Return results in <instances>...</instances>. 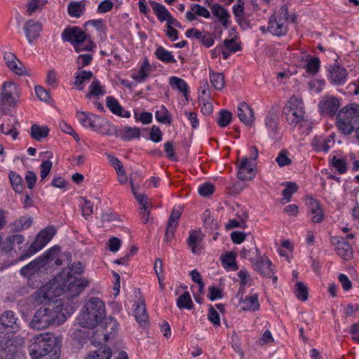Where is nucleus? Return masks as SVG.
I'll use <instances>...</instances> for the list:
<instances>
[{
    "mask_svg": "<svg viewBox=\"0 0 359 359\" xmlns=\"http://www.w3.org/2000/svg\"><path fill=\"white\" fill-rule=\"evenodd\" d=\"M63 305L60 301L49 304L48 306L39 309L34 313L30 327L34 330H43L53 325L64 323L66 317L62 312Z\"/></svg>",
    "mask_w": 359,
    "mask_h": 359,
    "instance_id": "f257e3e1",
    "label": "nucleus"
},
{
    "mask_svg": "<svg viewBox=\"0 0 359 359\" xmlns=\"http://www.w3.org/2000/svg\"><path fill=\"white\" fill-rule=\"evenodd\" d=\"M106 316L104 302L97 297L88 298L77 318L79 325L84 328L95 327Z\"/></svg>",
    "mask_w": 359,
    "mask_h": 359,
    "instance_id": "f03ea898",
    "label": "nucleus"
},
{
    "mask_svg": "<svg viewBox=\"0 0 359 359\" xmlns=\"http://www.w3.org/2000/svg\"><path fill=\"white\" fill-rule=\"evenodd\" d=\"M69 269H63L53 279V288H55V294L60 296L65 293L68 297L78 296L83 290L89 285V280L85 278L77 279L70 275Z\"/></svg>",
    "mask_w": 359,
    "mask_h": 359,
    "instance_id": "7ed1b4c3",
    "label": "nucleus"
},
{
    "mask_svg": "<svg viewBox=\"0 0 359 359\" xmlns=\"http://www.w3.org/2000/svg\"><path fill=\"white\" fill-rule=\"evenodd\" d=\"M359 124V104H348L337 114L338 130L345 135H351Z\"/></svg>",
    "mask_w": 359,
    "mask_h": 359,
    "instance_id": "20e7f679",
    "label": "nucleus"
},
{
    "mask_svg": "<svg viewBox=\"0 0 359 359\" xmlns=\"http://www.w3.org/2000/svg\"><path fill=\"white\" fill-rule=\"evenodd\" d=\"M283 116L291 127L301 126L306 121L304 104L301 97L292 95L283 109Z\"/></svg>",
    "mask_w": 359,
    "mask_h": 359,
    "instance_id": "39448f33",
    "label": "nucleus"
},
{
    "mask_svg": "<svg viewBox=\"0 0 359 359\" xmlns=\"http://www.w3.org/2000/svg\"><path fill=\"white\" fill-rule=\"evenodd\" d=\"M29 353L32 359L50 358L47 356L53 350L55 344L54 337L49 333H42L32 339Z\"/></svg>",
    "mask_w": 359,
    "mask_h": 359,
    "instance_id": "423d86ee",
    "label": "nucleus"
},
{
    "mask_svg": "<svg viewBox=\"0 0 359 359\" xmlns=\"http://www.w3.org/2000/svg\"><path fill=\"white\" fill-rule=\"evenodd\" d=\"M20 91L18 86L11 81L4 82L0 93V110L6 114L17 105Z\"/></svg>",
    "mask_w": 359,
    "mask_h": 359,
    "instance_id": "0eeeda50",
    "label": "nucleus"
},
{
    "mask_svg": "<svg viewBox=\"0 0 359 359\" xmlns=\"http://www.w3.org/2000/svg\"><path fill=\"white\" fill-rule=\"evenodd\" d=\"M62 40L70 42L74 45L76 52L91 50L95 46L90 41H86V34L78 27H71L65 29L62 34Z\"/></svg>",
    "mask_w": 359,
    "mask_h": 359,
    "instance_id": "6e6552de",
    "label": "nucleus"
},
{
    "mask_svg": "<svg viewBox=\"0 0 359 359\" xmlns=\"http://www.w3.org/2000/svg\"><path fill=\"white\" fill-rule=\"evenodd\" d=\"M55 229L53 226H48L41 230L36 236L34 241L31 244L27 252L20 257V260L27 259L41 250L55 236Z\"/></svg>",
    "mask_w": 359,
    "mask_h": 359,
    "instance_id": "1a4fd4ad",
    "label": "nucleus"
},
{
    "mask_svg": "<svg viewBox=\"0 0 359 359\" xmlns=\"http://www.w3.org/2000/svg\"><path fill=\"white\" fill-rule=\"evenodd\" d=\"M238 177L241 180H251L256 175L255 165L248 157H243L238 165Z\"/></svg>",
    "mask_w": 359,
    "mask_h": 359,
    "instance_id": "9d476101",
    "label": "nucleus"
},
{
    "mask_svg": "<svg viewBox=\"0 0 359 359\" xmlns=\"http://www.w3.org/2000/svg\"><path fill=\"white\" fill-rule=\"evenodd\" d=\"M89 128L103 135H111L116 130V128L107 120L95 114L93 117Z\"/></svg>",
    "mask_w": 359,
    "mask_h": 359,
    "instance_id": "9b49d317",
    "label": "nucleus"
},
{
    "mask_svg": "<svg viewBox=\"0 0 359 359\" xmlns=\"http://www.w3.org/2000/svg\"><path fill=\"white\" fill-rule=\"evenodd\" d=\"M89 128L103 135H111L116 130V128L107 120L95 114L93 117Z\"/></svg>",
    "mask_w": 359,
    "mask_h": 359,
    "instance_id": "f8f14e48",
    "label": "nucleus"
},
{
    "mask_svg": "<svg viewBox=\"0 0 359 359\" xmlns=\"http://www.w3.org/2000/svg\"><path fill=\"white\" fill-rule=\"evenodd\" d=\"M332 243L335 245V251L344 260H349L353 257V249L345 238L335 237L332 239Z\"/></svg>",
    "mask_w": 359,
    "mask_h": 359,
    "instance_id": "ddd939ff",
    "label": "nucleus"
},
{
    "mask_svg": "<svg viewBox=\"0 0 359 359\" xmlns=\"http://www.w3.org/2000/svg\"><path fill=\"white\" fill-rule=\"evenodd\" d=\"M339 107V100L332 96L323 98L319 104V108L321 113L330 116H334L337 114Z\"/></svg>",
    "mask_w": 359,
    "mask_h": 359,
    "instance_id": "4468645a",
    "label": "nucleus"
},
{
    "mask_svg": "<svg viewBox=\"0 0 359 359\" xmlns=\"http://www.w3.org/2000/svg\"><path fill=\"white\" fill-rule=\"evenodd\" d=\"M253 269L263 276H269L272 273V263L267 257H261L259 255L256 259H251Z\"/></svg>",
    "mask_w": 359,
    "mask_h": 359,
    "instance_id": "2eb2a0df",
    "label": "nucleus"
},
{
    "mask_svg": "<svg viewBox=\"0 0 359 359\" xmlns=\"http://www.w3.org/2000/svg\"><path fill=\"white\" fill-rule=\"evenodd\" d=\"M182 212V208L180 206L174 208L169 217L167 228L165 233V241H169L175 234V229L178 224V219Z\"/></svg>",
    "mask_w": 359,
    "mask_h": 359,
    "instance_id": "dca6fc26",
    "label": "nucleus"
},
{
    "mask_svg": "<svg viewBox=\"0 0 359 359\" xmlns=\"http://www.w3.org/2000/svg\"><path fill=\"white\" fill-rule=\"evenodd\" d=\"M4 58L7 67L14 73L18 75L26 74L25 67L13 53H5Z\"/></svg>",
    "mask_w": 359,
    "mask_h": 359,
    "instance_id": "f3484780",
    "label": "nucleus"
},
{
    "mask_svg": "<svg viewBox=\"0 0 359 359\" xmlns=\"http://www.w3.org/2000/svg\"><path fill=\"white\" fill-rule=\"evenodd\" d=\"M267 29L268 32L272 34L280 36L285 34L287 32V25L285 22H282L278 19L276 13H275L269 18Z\"/></svg>",
    "mask_w": 359,
    "mask_h": 359,
    "instance_id": "a211bd4d",
    "label": "nucleus"
},
{
    "mask_svg": "<svg viewBox=\"0 0 359 359\" xmlns=\"http://www.w3.org/2000/svg\"><path fill=\"white\" fill-rule=\"evenodd\" d=\"M55 294V288H53V282L50 285H46L39 288L34 293V299L39 304H43L47 300L52 299Z\"/></svg>",
    "mask_w": 359,
    "mask_h": 359,
    "instance_id": "6ab92c4d",
    "label": "nucleus"
},
{
    "mask_svg": "<svg viewBox=\"0 0 359 359\" xmlns=\"http://www.w3.org/2000/svg\"><path fill=\"white\" fill-rule=\"evenodd\" d=\"M330 79L335 85H341L346 81L348 73L345 68L339 65L333 66L330 70Z\"/></svg>",
    "mask_w": 359,
    "mask_h": 359,
    "instance_id": "aec40b11",
    "label": "nucleus"
},
{
    "mask_svg": "<svg viewBox=\"0 0 359 359\" xmlns=\"http://www.w3.org/2000/svg\"><path fill=\"white\" fill-rule=\"evenodd\" d=\"M41 24L39 21L33 20H28L25 25V31L27 40L32 43L36 38H38L41 31Z\"/></svg>",
    "mask_w": 359,
    "mask_h": 359,
    "instance_id": "412c9836",
    "label": "nucleus"
},
{
    "mask_svg": "<svg viewBox=\"0 0 359 359\" xmlns=\"http://www.w3.org/2000/svg\"><path fill=\"white\" fill-rule=\"evenodd\" d=\"M45 266L46 263L44 262V259L38 257L26 266H23L20 270V273L25 277L30 278L35 273L39 271L41 268Z\"/></svg>",
    "mask_w": 359,
    "mask_h": 359,
    "instance_id": "4be33fe9",
    "label": "nucleus"
},
{
    "mask_svg": "<svg viewBox=\"0 0 359 359\" xmlns=\"http://www.w3.org/2000/svg\"><path fill=\"white\" fill-rule=\"evenodd\" d=\"M238 116L240 120L248 126H251L254 122V112L252 109L245 102H242L238 107Z\"/></svg>",
    "mask_w": 359,
    "mask_h": 359,
    "instance_id": "5701e85b",
    "label": "nucleus"
},
{
    "mask_svg": "<svg viewBox=\"0 0 359 359\" xmlns=\"http://www.w3.org/2000/svg\"><path fill=\"white\" fill-rule=\"evenodd\" d=\"M203 235L201 231H191L188 238V245L193 253H199L202 250L201 242Z\"/></svg>",
    "mask_w": 359,
    "mask_h": 359,
    "instance_id": "b1692460",
    "label": "nucleus"
},
{
    "mask_svg": "<svg viewBox=\"0 0 359 359\" xmlns=\"http://www.w3.org/2000/svg\"><path fill=\"white\" fill-rule=\"evenodd\" d=\"M134 316L137 322L141 326H146L148 324V314L147 313V309L145 303L143 300H141L135 304V308L134 309Z\"/></svg>",
    "mask_w": 359,
    "mask_h": 359,
    "instance_id": "393cba45",
    "label": "nucleus"
},
{
    "mask_svg": "<svg viewBox=\"0 0 359 359\" xmlns=\"http://www.w3.org/2000/svg\"><path fill=\"white\" fill-rule=\"evenodd\" d=\"M211 11L213 15L218 19L223 27H227L229 26L230 15L225 8L218 4H215L211 6Z\"/></svg>",
    "mask_w": 359,
    "mask_h": 359,
    "instance_id": "a878e982",
    "label": "nucleus"
},
{
    "mask_svg": "<svg viewBox=\"0 0 359 359\" xmlns=\"http://www.w3.org/2000/svg\"><path fill=\"white\" fill-rule=\"evenodd\" d=\"M16 351V346L12 341L0 340V359H13Z\"/></svg>",
    "mask_w": 359,
    "mask_h": 359,
    "instance_id": "bb28decb",
    "label": "nucleus"
},
{
    "mask_svg": "<svg viewBox=\"0 0 359 359\" xmlns=\"http://www.w3.org/2000/svg\"><path fill=\"white\" fill-rule=\"evenodd\" d=\"M106 104L113 114L123 117H130V114L129 111H126L125 114H123V109L114 97L111 96L107 97Z\"/></svg>",
    "mask_w": 359,
    "mask_h": 359,
    "instance_id": "cd10ccee",
    "label": "nucleus"
},
{
    "mask_svg": "<svg viewBox=\"0 0 359 359\" xmlns=\"http://www.w3.org/2000/svg\"><path fill=\"white\" fill-rule=\"evenodd\" d=\"M149 4L160 21H166L170 15V12L165 6L154 1H149Z\"/></svg>",
    "mask_w": 359,
    "mask_h": 359,
    "instance_id": "c85d7f7f",
    "label": "nucleus"
},
{
    "mask_svg": "<svg viewBox=\"0 0 359 359\" xmlns=\"http://www.w3.org/2000/svg\"><path fill=\"white\" fill-rule=\"evenodd\" d=\"M93 77V74L90 71H81L76 74L74 76V84L76 86L77 89L82 90L84 88L86 82L89 81Z\"/></svg>",
    "mask_w": 359,
    "mask_h": 359,
    "instance_id": "c756f323",
    "label": "nucleus"
},
{
    "mask_svg": "<svg viewBox=\"0 0 359 359\" xmlns=\"http://www.w3.org/2000/svg\"><path fill=\"white\" fill-rule=\"evenodd\" d=\"M259 308V303L257 294L246 297L242 301V309L244 311H257Z\"/></svg>",
    "mask_w": 359,
    "mask_h": 359,
    "instance_id": "7c9ffc66",
    "label": "nucleus"
},
{
    "mask_svg": "<svg viewBox=\"0 0 359 359\" xmlns=\"http://www.w3.org/2000/svg\"><path fill=\"white\" fill-rule=\"evenodd\" d=\"M49 128L47 126H40L37 124H33L31 126V136L36 140L40 141L48 135Z\"/></svg>",
    "mask_w": 359,
    "mask_h": 359,
    "instance_id": "2f4dec72",
    "label": "nucleus"
},
{
    "mask_svg": "<svg viewBox=\"0 0 359 359\" xmlns=\"http://www.w3.org/2000/svg\"><path fill=\"white\" fill-rule=\"evenodd\" d=\"M120 137L126 141L138 139L140 137V130L136 127L125 126L121 132Z\"/></svg>",
    "mask_w": 359,
    "mask_h": 359,
    "instance_id": "473e14b6",
    "label": "nucleus"
},
{
    "mask_svg": "<svg viewBox=\"0 0 359 359\" xmlns=\"http://www.w3.org/2000/svg\"><path fill=\"white\" fill-rule=\"evenodd\" d=\"M221 262L226 270L236 271L238 266L236 262V257L232 252H228L221 257Z\"/></svg>",
    "mask_w": 359,
    "mask_h": 359,
    "instance_id": "72a5a7b5",
    "label": "nucleus"
},
{
    "mask_svg": "<svg viewBox=\"0 0 359 359\" xmlns=\"http://www.w3.org/2000/svg\"><path fill=\"white\" fill-rule=\"evenodd\" d=\"M111 354V348L104 346L88 354L86 359H110Z\"/></svg>",
    "mask_w": 359,
    "mask_h": 359,
    "instance_id": "f704fd0d",
    "label": "nucleus"
},
{
    "mask_svg": "<svg viewBox=\"0 0 359 359\" xmlns=\"http://www.w3.org/2000/svg\"><path fill=\"white\" fill-rule=\"evenodd\" d=\"M104 93V87L97 79H94L89 86V93L86 95V97L90 99L92 96L103 95Z\"/></svg>",
    "mask_w": 359,
    "mask_h": 359,
    "instance_id": "c9c22d12",
    "label": "nucleus"
},
{
    "mask_svg": "<svg viewBox=\"0 0 359 359\" xmlns=\"http://www.w3.org/2000/svg\"><path fill=\"white\" fill-rule=\"evenodd\" d=\"M18 126H19L18 120L16 118H13L11 126L8 125V126L6 127L5 124L2 123L0 126V130L5 135H11L13 139L15 140L18 135V131L17 128Z\"/></svg>",
    "mask_w": 359,
    "mask_h": 359,
    "instance_id": "e433bc0d",
    "label": "nucleus"
},
{
    "mask_svg": "<svg viewBox=\"0 0 359 359\" xmlns=\"http://www.w3.org/2000/svg\"><path fill=\"white\" fill-rule=\"evenodd\" d=\"M84 9L85 3L83 1H72L68 6V12L72 17L79 18L83 13Z\"/></svg>",
    "mask_w": 359,
    "mask_h": 359,
    "instance_id": "4c0bfd02",
    "label": "nucleus"
},
{
    "mask_svg": "<svg viewBox=\"0 0 359 359\" xmlns=\"http://www.w3.org/2000/svg\"><path fill=\"white\" fill-rule=\"evenodd\" d=\"M210 79L212 86L217 90H222L224 86V76L222 73L210 69Z\"/></svg>",
    "mask_w": 359,
    "mask_h": 359,
    "instance_id": "58836bf2",
    "label": "nucleus"
},
{
    "mask_svg": "<svg viewBox=\"0 0 359 359\" xmlns=\"http://www.w3.org/2000/svg\"><path fill=\"white\" fill-rule=\"evenodd\" d=\"M170 85L172 87H175L185 97H187L188 95V85L183 79L172 76L170 78Z\"/></svg>",
    "mask_w": 359,
    "mask_h": 359,
    "instance_id": "ea45409f",
    "label": "nucleus"
},
{
    "mask_svg": "<svg viewBox=\"0 0 359 359\" xmlns=\"http://www.w3.org/2000/svg\"><path fill=\"white\" fill-rule=\"evenodd\" d=\"M17 318L11 311H5L0 318V325L4 327H13L15 324Z\"/></svg>",
    "mask_w": 359,
    "mask_h": 359,
    "instance_id": "a19ab883",
    "label": "nucleus"
},
{
    "mask_svg": "<svg viewBox=\"0 0 359 359\" xmlns=\"http://www.w3.org/2000/svg\"><path fill=\"white\" fill-rule=\"evenodd\" d=\"M177 306L179 309H191L193 308V302L191 295L188 291L184 292L177 299Z\"/></svg>",
    "mask_w": 359,
    "mask_h": 359,
    "instance_id": "79ce46f5",
    "label": "nucleus"
},
{
    "mask_svg": "<svg viewBox=\"0 0 359 359\" xmlns=\"http://www.w3.org/2000/svg\"><path fill=\"white\" fill-rule=\"evenodd\" d=\"M33 222L32 218L30 217H21L19 219L15 220L12 224V227L15 231H20L23 229L29 228Z\"/></svg>",
    "mask_w": 359,
    "mask_h": 359,
    "instance_id": "37998d69",
    "label": "nucleus"
},
{
    "mask_svg": "<svg viewBox=\"0 0 359 359\" xmlns=\"http://www.w3.org/2000/svg\"><path fill=\"white\" fill-rule=\"evenodd\" d=\"M331 139H323L321 137H315L312 141V145L316 151H328L330 150V142Z\"/></svg>",
    "mask_w": 359,
    "mask_h": 359,
    "instance_id": "c03bdc74",
    "label": "nucleus"
},
{
    "mask_svg": "<svg viewBox=\"0 0 359 359\" xmlns=\"http://www.w3.org/2000/svg\"><path fill=\"white\" fill-rule=\"evenodd\" d=\"M117 322L114 318H109L104 323L105 332L104 336L106 340H107L111 335H113L117 330Z\"/></svg>",
    "mask_w": 359,
    "mask_h": 359,
    "instance_id": "a18cd8bd",
    "label": "nucleus"
},
{
    "mask_svg": "<svg viewBox=\"0 0 359 359\" xmlns=\"http://www.w3.org/2000/svg\"><path fill=\"white\" fill-rule=\"evenodd\" d=\"M156 57L164 62H176V60L173 57L171 53L166 50L163 47H158L155 51Z\"/></svg>",
    "mask_w": 359,
    "mask_h": 359,
    "instance_id": "49530a36",
    "label": "nucleus"
},
{
    "mask_svg": "<svg viewBox=\"0 0 359 359\" xmlns=\"http://www.w3.org/2000/svg\"><path fill=\"white\" fill-rule=\"evenodd\" d=\"M151 72V67L149 64L148 60L146 59L142 65L138 73L133 74V78L136 81L141 82L144 81Z\"/></svg>",
    "mask_w": 359,
    "mask_h": 359,
    "instance_id": "de8ad7c7",
    "label": "nucleus"
},
{
    "mask_svg": "<svg viewBox=\"0 0 359 359\" xmlns=\"http://www.w3.org/2000/svg\"><path fill=\"white\" fill-rule=\"evenodd\" d=\"M24 241V236L20 234H15L8 237L4 243V248L6 250H11L15 245H20Z\"/></svg>",
    "mask_w": 359,
    "mask_h": 359,
    "instance_id": "09e8293b",
    "label": "nucleus"
},
{
    "mask_svg": "<svg viewBox=\"0 0 359 359\" xmlns=\"http://www.w3.org/2000/svg\"><path fill=\"white\" fill-rule=\"evenodd\" d=\"M294 294L301 301H306L308 299L307 287L300 281H297L294 287Z\"/></svg>",
    "mask_w": 359,
    "mask_h": 359,
    "instance_id": "8fccbe9b",
    "label": "nucleus"
},
{
    "mask_svg": "<svg viewBox=\"0 0 359 359\" xmlns=\"http://www.w3.org/2000/svg\"><path fill=\"white\" fill-rule=\"evenodd\" d=\"M297 191V185L294 182H288L287 187L283 191L282 203H285L291 200L292 196Z\"/></svg>",
    "mask_w": 359,
    "mask_h": 359,
    "instance_id": "3c124183",
    "label": "nucleus"
},
{
    "mask_svg": "<svg viewBox=\"0 0 359 359\" xmlns=\"http://www.w3.org/2000/svg\"><path fill=\"white\" fill-rule=\"evenodd\" d=\"M290 153L286 149H282L278 154L276 161L280 167L292 164V159L289 157Z\"/></svg>",
    "mask_w": 359,
    "mask_h": 359,
    "instance_id": "603ef678",
    "label": "nucleus"
},
{
    "mask_svg": "<svg viewBox=\"0 0 359 359\" xmlns=\"http://www.w3.org/2000/svg\"><path fill=\"white\" fill-rule=\"evenodd\" d=\"M156 120L162 123L170 124L171 120L168 109L161 106V107L157 110L155 113Z\"/></svg>",
    "mask_w": 359,
    "mask_h": 359,
    "instance_id": "864d4df0",
    "label": "nucleus"
},
{
    "mask_svg": "<svg viewBox=\"0 0 359 359\" xmlns=\"http://www.w3.org/2000/svg\"><path fill=\"white\" fill-rule=\"evenodd\" d=\"M46 3V0H31L27 4V12L28 15H31L33 13L41 11Z\"/></svg>",
    "mask_w": 359,
    "mask_h": 359,
    "instance_id": "5fc2aeb1",
    "label": "nucleus"
},
{
    "mask_svg": "<svg viewBox=\"0 0 359 359\" xmlns=\"http://www.w3.org/2000/svg\"><path fill=\"white\" fill-rule=\"evenodd\" d=\"M232 114L227 110H221L218 114L217 123L220 127L227 126L231 121Z\"/></svg>",
    "mask_w": 359,
    "mask_h": 359,
    "instance_id": "6e6d98bb",
    "label": "nucleus"
},
{
    "mask_svg": "<svg viewBox=\"0 0 359 359\" xmlns=\"http://www.w3.org/2000/svg\"><path fill=\"white\" fill-rule=\"evenodd\" d=\"M94 114L86 111H77L76 117L79 123L84 127H89Z\"/></svg>",
    "mask_w": 359,
    "mask_h": 359,
    "instance_id": "4d7b16f0",
    "label": "nucleus"
},
{
    "mask_svg": "<svg viewBox=\"0 0 359 359\" xmlns=\"http://www.w3.org/2000/svg\"><path fill=\"white\" fill-rule=\"evenodd\" d=\"M130 186L133 195L135 196V198L139 202V203L142 206L141 209H148L150 205L148 202L147 196L144 194H138L137 193L132 180H130Z\"/></svg>",
    "mask_w": 359,
    "mask_h": 359,
    "instance_id": "13d9d810",
    "label": "nucleus"
},
{
    "mask_svg": "<svg viewBox=\"0 0 359 359\" xmlns=\"http://www.w3.org/2000/svg\"><path fill=\"white\" fill-rule=\"evenodd\" d=\"M9 179L13 189L16 192H21L22 189L21 177L14 172H11L9 174Z\"/></svg>",
    "mask_w": 359,
    "mask_h": 359,
    "instance_id": "bf43d9fd",
    "label": "nucleus"
},
{
    "mask_svg": "<svg viewBox=\"0 0 359 359\" xmlns=\"http://www.w3.org/2000/svg\"><path fill=\"white\" fill-rule=\"evenodd\" d=\"M320 61L318 57H311L308 60L306 71L312 74H316L320 68Z\"/></svg>",
    "mask_w": 359,
    "mask_h": 359,
    "instance_id": "052dcab7",
    "label": "nucleus"
},
{
    "mask_svg": "<svg viewBox=\"0 0 359 359\" xmlns=\"http://www.w3.org/2000/svg\"><path fill=\"white\" fill-rule=\"evenodd\" d=\"M332 165L340 174L344 173L347 170L346 160L343 158H338L336 156H333L332 158Z\"/></svg>",
    "mask_w": 359,
    "mask_h": 359,
    "instance_id": "680f3d73",
    "label": "nucleus"
},
{
    "mask_svg": "<svg viewBox=\"0 0 359 359\" xmlns=\"http://www.w3.org/2000/svg\"><path fill=\"white\" fill-rule=\"evenodd\" d=\"M53 163L50 160L43 161L40 165V177L43 181L50 173Z\"/></svg>",
    "mask_w": 359,
    "mask_h": 359,
    "instance_id": "e2e57ef3",
    "label": "nucleus"
},
{
    "mask_svg": "<svg viewBox=\"0 0 359 359\" xmlns=\"http://www.w3.org/2000/svg\"><path fill=\"white\" fill-rule=\"evenodd\" d=\"M191 10L196 15L201 16L205 18H210V13L209 11L206 8H205L199 4H192L191 6Z\"/></svg>",
    "mask_w": 359,
    "mask_h": 359,
    "instance_id": "0e129e2a",
    "label": "nucleus"
},
{
    "mask_svg": "<svg viewBox=\"0 0 359 359\" xmlns=\"http://www.w3.org/2000/svg\"><path fill=\"white\" fill-rule=\"evenodd\" d=\"M93 57L91 54L86 53V54H81L77 58V65L78 69H81L86 67V65H88L91 61H92Z\"/></svg>",
    "mask_w": 359,
    "mask_h": 359,
    "instance_id": "69168bd1",
    "label": "nucleus"
},
{
    "mask_svg": "<svg viewBox=\"0 0 359 359\" xmlns=\"http://www.w3.org/2000/svg\"><path fill=\"white\" fill-rule=\"evenodd\" d=\"M35 93L37 97L43 102H48L50 100L49 91L41 86H36Z\"/></svg>",
    "mask_w": 359,
    "mask_h": 359,
    "instance_id": "338daca9",
    "label": "nucleus"
},
{
    "mask_svg": "<svg viewBox=\"0 0 359 359\" xmlns=\"http://www.w3.org/2000/svg\"><path fill=\"white\" fill-rule=\"evenodd\" d=\"M215 191V187L211 183H205L198 187V193L201 196L207 197L211 195Z\"/></svg>",
    "mask_w": 359,
    "mask_h": 359,
    "instance_id": "774afa93",
    "label": "nucleus"
}]
</instances>
